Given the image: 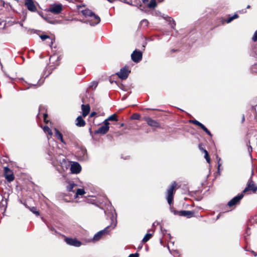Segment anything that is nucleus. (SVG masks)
Masks as SVG:
<instances>
[{
    "label": "nucleus",
    "instance_id": "nucleus-3",
    "mask_svg": "<svg viewBox=\"0 0 257 257\" xmlns=\"http://www.w3.org/2000/svg\"><path fill=\"white\" fill-rule=\"evenodd\" d=\"M177 186L176 182H173L167 190V199L169 204H171L173 199L174 190Z\"/></svg>",
    "mask_w": 257,
    "mask_h": 257
},
{
    "label": "nucleus",
    "instance_id": "nucleus-54",
    "mask_svg": "<svg viewBox=\"0 0 257 257\" xmlns=\"http://www.w3.org/2000/svg\"><path fill=\"white\" fill-rule=\"evenodd\" d=\"M2 22V21L1 19H0V25H1Z\"/></svg>",
    "mask_w": 257,
    "mask_h": 257
},
{
    "label": "nucleus",
    "instance_id": "nucleus-29",
    "mask_svg": "<svg viewBox=\"0 0 257 257\" xmlns=\"http://www.w3.org/2000/svg\"><path fill=\"white\" fill-rule=\"evenodd\" d=\"M156 0H151L150 2L148 4V6L150 8H155L156 7Z\"/></svg>",
    "mask_w": 257,
    "mask_h": 257
},
{
    "label": "nucleus",
    "instance_id": "nucleus-13",
    "mask_svg": "<svg viewBox=\"0 0 257 257\" xmlns=\"http://www.w3.org/2000/svg\"><path fill=\"white\" fill-rule=\"evenodd\" d=\"M25 5L30 11L32 12L36 11L37 8L32 0H25Z\"/></svg>",
    "mask_w": 257,
    "mask_h": 257
},
{
    "label": "nucleus",
    "instance_id": "nucleus-46",
    "mask_svg": "<svg viewBox=\"0 0 257 257\" xmlns=\"http://www.w3.org/2000/svg\"><path fill=\"white\" fill-rule=\"evenodd\" d=\"M251 252H252V253L253 254V255L254 256H257V253L256 252H255L254 251H252Z\"/></svg>",
    "mask_w": 257,
    "mask_h": 257
},
{
    "label": "nucleus",
    "instance_id": "nucleus-26",
    "mask_svg": "<svg viewBox=\"0 0 257 257\" xmlns=\"http://www.w3.org/2000/svg\"><path fill=\"white\" fill-rule=\"evenodd\" d=\"M152 236V234L151 233H147L145 236L144 237L143 240H142V241L143 242H146L147 241H148L150 238Z\"/></svg>",
    "mask_w": 257,
    "mask_h": 257
},
{
    "label": "nucleus",
    "instance_id": "nucleus-9",
    "mask_svg": "<svg viewBox=\"0 0 257 257\" xmlns=\"http://www.w3.org/2000/svg\"><path fill=\"white\" fill-rule=\"evenodd\" d=\"M142 53L139 50H135L131 55V58L133 61L135 62L138 63L142 59Z\"/></svg>",
    "mask_w": 257,
    "mask_h": 257
},
{
    "label": "nucleus",
    "instance_id": "nucleus-50",
    "mask_svg": "<svg viewBox=\"0 0 257 257\" xmlns=\"http://www.w3.org/2000/svg\"><path fill=\"white\" fill-rule=\"evenodd\" d=\"M244 119H245L244 116V115H243L242 118V122H243L244 121Z\"/></svg>",
    "mask_w": 257,
    "mask_h": 257
},
{
    "label": "nucleus",
    "instance_id": "nucleus-19",
    "mask_svg": "<svg viewBox=\"0 0 257 257\" xmlns=\"http://www.w3.org/2000/svg\"><path fill=\"white\" fill-rule=\"evenodd\" d=\"M54 131H55V135L56 137L58 140H59L62 143L66 144V142H65V141L64 140V139L63 138L62 134L57 128H55Z\"/></svg>",
    "mask_w": 257,
    "mask_h": 257
},
{
    "label": "nucleus",
    "instance_id": "nucleus-45",
    "mask_svg": "<svg viewBox=\"0 0 257 257\" xmlns=\"http://www.w3.org/2000/svg\"><path fill=\"white\" fill-rule=\"evenodd\" d=\"M4 4H5L4 2L0 0V5L2 6H4Z\"/></svg>",
    "mask_w": 257,
    "mask_h": 257
},
{
    "label": "nucleus",
    "instance_id": "nucleus-56",
    "mask_svg": "<svg viewBox=\"0 0 257 257\" xmlns=\"http://www.w3.org/2000/svg\"><path fill=\"white\" fill-rule=\"evenodd\" d=\"M257 65V63L255 64V66Z\"/></svg>",
    "mask_w": 257,
    "mask_h": 257
},
{
    "label": "nucleus",
    "instance_id": "nucleus-1",
    "mask_svg": "<svg viewBox=\"0 0 257 257\" xmlns=\"http://www.w3.org/2000/svg\"><path fill=\"white\" fill-rule=\"evenodd\" d=\"M111 224L106 227L104 229L101 230L96 233L93 236V241H98L103 236L107 234L110 231V230L114 228L117 225L116 214L115 213V215H112L111 217Z\"/></svg>",
    "mask_w": 257,
    "mask_h": 257
},
{
    "label": "nucleus",
    "instance_id": "nucleus-52",
    "mask_svg": "<svg viewBox=\"0 0 257 257\" xmlns=\"http://www.w3.org/2000/svg\"><path fill=\"white\" fill-rule=\"evenodd\" d=\"M123 125H124V124H123V123H121V124H120V126H123Z\"/></svg>",
    "mask_w": 257,
    "mask_h": 257
},
{
    "label": "nucleus",
    "instance_id": "nucleus-2",
    "mask_svg": "<svg viewBox=\"0 0 257 257\" xmlns=\"http://www.w3.org/2000/svg\"><path fill=\"white\" fill-rule=\"evenodd\" d=\"M82 15L86 18L84 21L85 23L88 24L91 26L98 24L100 22V17L88 9L81 11Z\"/></svg>",
    "mask_w": 257,
    "mask_h": 257
},
{
    "label": "nucleus",
    "instance_id": "nucleus-25",
    "mask_svg": "<svg viewBox=\"0 0 257 257\" xmlns=\"http://www.w3.org/2000/svg\"><path fill=\"white\" fill-rule=\"evenodd\" d=\"M85 191L83 189H78L75 194V198H77L79 195H82L85 194Z\"/></svg>",
    "mask_w": 257,
    "mask_h": 257
},
{
    "label": "nucleus",
    "instance_id": "nucleus-4",
    "mask_svg": "<svg viewBox=\"0 0 257 257\" xmlns=\"http://www.w3.org/2000/svg\"><path fill=\"white\" fill-rule=\"evenodd\" d=\"M249 190L252 191L253 193L257 191V186L252 180L251 178L248 180L246 186L243 190L242 193H245Z\"/></svg>",
    "mask_w": 257,
    "mask_h": 257
},
{
    "label": "nucleus",
    "instance_id": "nucleus-37",
    "mask_svg": "<svg viewBox=\"0 0 257 257\" xmlns=\"http://www.w3.org/2000/svg\"><path fill=\"white\" fill-rule=\"evenodd\" d=\"M50 229L51 231L52 234H59V233L57 232V231L55 228L51 227L50 228Z\"/></svg>",
    "mask_w": 257,
    "mask_h": 257
},
{
    "label": "nucleus",
    "instance_id": "nucleus-21",
    "mask_svg": "<svg viewBox=\"0 0 257 257\" xmlns=\"http://www.w3.org/2000/svg\"><path fill=\"white\" fill-rule=\"evenodd\" d=\"M76 124L78 126H83L85 124V121L81 116L77 117L76 120Z\"/></svg>",
    "mask_w": 257,
    "mask_h": 257
},
{
    "label": "nucleus",
    "instance_id": "nucleus-10",
    "mask_svg": "<svg viewBox=\"0 0 257 257\" xmlns=\"http://www.w3.org/2000/svg\"><path fill=\"white\" fill-rule=\"evenodd\" d=\"M244 195L242 193L235 197H233L232 199H231L227 203V205L229 207H232L234 205L238 204L240 200L243 198Z\"/></svg>",
    "mask_w": 257,
    "mask_h": 257
},
{
    "label": "nucleus",
    "instance_id": "nucleus-38",
    "mask_svg": "<svg viewBox=\"0 0 257 257\" xmlns=\"http://www.w3.org/2000/svg\"><path fill=\"white\" fill-rule=\"evenodd\" d=\"M139 254L138 253L130 254L128 257H139Z\"/></svg>",
    "mask_w": 257,
    "mask_h": 257
},
{
    "label": "nucleus",
    "instance_id": "nucleus-18",
    "mask_svg": "<svg viewBox=\"0 0 257 257\" xmlns=\"http://www.w3.org/2000/svg\"><path fill=\"white\" fill-rule=\"evenodd\" d=\"M77 185L73 182H68V185L66 186L67 190L68 192H74L76 190Z\"/></svg>",
    "mask_w": 257,
    "mask_h": 257
},
{
    "label": "nucleus",
    "instance_id": "nucleus-5",
    "mask_svg": "<svg viewBox=\"0 0 257 257\" xmlns=\"http://www.w3.org/2000/svg\"><path fill=\"white\" fill-rule=\"evenodd\" d=\"M103 123L104 124L103 125L99 127L97 130L95 131V134L104 135L108 132L109 128V122H107V120H104Z\"/></svg>",
    "mask_w": 257,
    "mask_h": 257
},
{
    "label": "nucleus",
    "instance_id": "nucleus-23",
    "mask_svg": "<svg viewBox=\"0 0 257 257\" xmlns=\"http://www.w3.org/2000/svg\"><path fill=\"white\" fill-rule=\"evenodd\" d=\"M40 37L42 41H45L47 39H49L50 40V42H49L50 45H52L53 44V40L52 39H51L50 37L48 35H42L40 36Z\"/></svg>",
    "mask_w": 257,
    "mask_h": 257
},
{
    "label": "nucleus",
    "instance_id": "nucleus-22",
    "mask_svg": "<svg viewBox=\"0 0 257 257\" xmlns=\"http://www.w3.org/2000/svg\"><path fill=\"white\" fill-rule=\"evenodd\" d=\"M43 131L45 133H47L48 136H47L48 139L49 140L53 135V133L51 130L47 125L44 126L43 127Z\"/></svg>",
    "mask_w": 257,
    "mask_h": 257
},
{
    "label": "nucleus",
    "instance_id": "nucleus-8",
    "mask_svg": "<svg viewBox=\"0 0 257 257\" xmlns=\"http://www.w3.org/2000/svg\"><path fill=\"white\" fill-rule=\"evenodd\" d=\"M65 241L67 244L75 247H79L82 244V242L76 238L65 237Z\"/></svg>",
    "mask_w": 257,
    "mask_h": 257
},
{
    "label": "nucleus",
    "instance_id": "nucleus-17",
    "mask_svg": "<svg viewBox=\"0 0 257 257\" xmlns=\"http://www.w3.org/2000/svg\"><path fill=\"white\" fill-rule=\"evenodd\" d=\"M81 108H82V115L84 117H85L89 113L90 109V106L89 104H86V105L82 104Z\"/></svg>",
    "mask_w": 257,
    "mask_h": 257
},
{
    "label": "nucleus",
    "instance_id": "nucleus-47",
    "mask_svg": "<svg viewBox=\"0 0 257 257\" xmlns=\"http://www.w3.org/2000/svg\"><path fill=\"white\" fill-rule=\"evenodd\" d=\"M149 0H143L144 4H146L148 2Z\"/></svg>",
    "mask_w": 257,
    "mask_h": 257
},
{
    "label": "nucleus",
    "instance_id": "nucleus-11",
    "mask_svg": "<svg viewBox=\"0 0 257 257\" xmlns=\"http://www.w3.org/2000/svg\"><path fill=\"white\" fill-rule=\"evenodd\" d=\"M62 10V6L61 4H56L50 6L49 11L55 14H58Z\"/></svg>",
    "mask_w": 257,
    "mask_h": 257
},
{
    "label": "nucleus",
    "instance_id": "nucleus-35",
    "mask_svg": "<svg viewBox=\"0 0 257 257\" xmlns=\"http://www.w3.org/2000/svg\"><path fill=\"white\" fill-rule=\"evenodd\" d=\"M252 40L253 42L257 41V30L254 32V33L252 37Z\"/></svg>",
    "mask_w": 257,
    "mask_h": 257
},
{
    "label": "nucleus",
    "instance_id": "nucleus-49",
    "mask_svg": "<svg viewBox=\"0 0 257 257\" xmlns=\"http://www.w3.org/2000/svg\"><path fill=\"white\" fill-rule=\"evenodd\" d=\"M199 149H200V150H201L202 151H203V150H204L203 148L201 147V146H199Z\"/></svg>",
    "mask_w": 257,
    "mask_h": 257
},
{
    "label": "nucleus",
    "instance_id": "nucleus-6",
    "mask_svg": "<svg viewBox=\"0 0 257 257\" xmlns=\"http://www.w3.org/2000/svg\"><path fill=\"white\" fill-rule=\"evenodd\" d=\"M130 72V71L128 70V67L125 66L122 68L116 74L121 79L125 80L127 78Z\"/></svg>",
    "mask_w": 257,
    "mask_h": 257
},
{
    "label": "nucleus",
    "instance_id": "nucleus-7",
    "mask_svg": "<svg viewBox=\"0 0 257 257\" xmlns=\"http://www.w3.org/2000/svg\"><path fill=\"white\" fill-rule=\"evenodd\" d=\"M4 175L6 179L9 182L13 181L15 179L12 171L8 167L4 168Z\"/></svg>",
    "mask_w": 257,
    "mask_h": 257
},
{
    "label": "nucleus",
    "instance_id": "nucleus-33",
    "mask_svg": "<svg viewBox=\"0 0 257 257\" xmlns=\"http://www.w3.org/2000/svg\"><path fill=\"white\" fill-rule=\"evenodd\" d=\"M148 25V22L147 20L145 19L141 22V26L147 27Z\"/></svg>",
    "mask_w": 257,
    "mask_h": 257
},
{
    "label": "nucleus",
    "instance_id": "nucleus-30",
    "mask_svg": "<svg viewBox=\"0 0 257 257\" xmlns=\"http://www.w3.org/2000/svg\"><path fill=\"white\" fill-rule=\"evenodd\" d=\"M203 152L205 154V155H204V157L206 160V161L209 163H210V157L209 156V155H208V152L205 150H203Z\"/></svg>",
    "mask_w": 257,
    "mask_h": 257
},
{
    "label": "nucleus",
    "instance_id": "nucleus-40",
    "mask_svg": "<svg viewBox=\"0 0 257 257\" xmlns=\"http://www.w3.org/2000/svg\"><path fill=\"white\" fill-rule=\"evenodd\" d=\"M43 116H44V121L46 122V123H47L48 122V121L46 120V118L48 116V115L47 113H44L43 114Z\"/></svg>",
    "mask_w": 257,
    "mask_h": 257
},
{
    "label": "nucleus",
    "instance_id": "nucleus-44",
    "mask_svg": "<svg viewBox=\"0 0 257 257\" xmlns=\"http://www.w3.org/2000/svg\"><path fill=\"white\" fill-rule=\"evenodd\" d=\"M95 114H96V112H92L91 113L90 116L92 117V116H94Z\"/></svg>",
    "mask_w": 257,
    "mask_h": 257
},
{
    "label": "nucleus",
    "instance_id": "nucleus-34",
    "mask_svg": "<svg viewBox=\"0 0 257 257\" xmlns=\"http://www.w3.org/2000/svg\"><path fill=\"white\" fill-rule=\"evenodd\" d=\"M132 119H139L140 118V115L138 114H134L132 116Z\"/></svg>",
    "mask_w": 257,
    "mask_h": 257
},
{
    "label": "nucleus",
    "instance_id": "nucleus-48",
    "mask_svg": "<svg viewBox=\"0 0 257 257\" xmlns=\"http://www.w3.org/2000/svg\"><path fill=\"white\" fill-rule=\"evenodd\" d=\"M220 216V214H219L217 216L216 220L218 219L219 218Z\"/></svg>",
    "mask_w": 257,
    "mask_h": 257
},
{
    "label": "nucleus",
    "instance_id": "nucleus-31",
    "mask_svg": "<svg viewBox=\"0 0 257 257\" xmlns=\"http://www.w3.org/2000/svg\"><path fill=\"white\" fill-rule=\"evenodd\" d=\"M98 83L96 81L91 82L89 86V87L91 89H95L97 86Z\"/></svg>",
    "mask_w": 257,
    "mask_h": 257
},
{
    "label": "nucleus",
    "instance_id": "nucleus-41",
    "mask_svg": "<svg viewBox=\"0 0 257 257\" xmlns=\"http://www.w3.org/2000/svg\"><path fill=\"white\" fill-rule=\"evenodd\" d=\"M221 160V159L220 158H219L218 159V171L219 172V168L221 165V164L219 163V162Z\"/></svg>",
    "mask_w": 257,
    "mask_h": 257
},
{
    "label": "nucleus",
    "instance_id": "nucleus-24",
    "mask_svg": "<svg viewBox=\"0 0 257 257\" xmlns=\"http://www.w3.org/2000/svg\"><path fill=\"white\" fill-rule=\"evenodd\" d=\"M105 120H107V122H108V121H117V116L115 114H113L111 115H110Z\"/></svg>",
    "mask_w": 257,
    "mask_h": 257
},
{
    "label": "nucleus",
    "instance_id": "nucleus-32",
    "mask_svg": "<svg viewBox=\"0 0 257 257\" xmlns=\"http://www.w3.org/2000/svg\"><path fill=\"white\" fill-rule=\"evenodd\" d=\"M31 211H32L34 214H36L37 216H38L39 215V212L37 210V209L35 207H32L31 208H29Z\"/></svg>",
    "mask_w": 257,
    "mask_h": 257
},
{
    "label": "nucleus",
    "instance_id": "nucleus-39",
    "mask_svg": "<svg viewBox=\"0 0 257 257\" xmlns=\"http://www.w3.org/2000/svg\"><path fill=\"white\" fill-rule=\"evenodd\" d=\"M234 19H233V17L232 16V17H229L228 19H227L225 21L227 23H230L232 20H233Z\"/></svg>",
    "mask_w": 257,
    "mask_h": 257
},
{
    "label": "nucleus",
    "instance_id": "nucleus-20",
    "mask_svg": "<svg viewBox=\"0 0 257 257\" xmlns=\"http://www.w3.org/2000/svg\"><path fill=\"white\" fill-rule=\"evenodd\" d=\"M162 17L165 20H166L167 21L170 23V25L171 28L174 29V26L176 25L175 22L174 21V20L171 17H170L168 16H165V15H163Z\"/></svg>",
    "mask_w": 257,
    "mask_h": 257
},
{
    "label": "nucleus",
    "instance_id": "nucleus-53",
    "mask_svg": "<svg viewBox=\"0 0 257 257\" xmlns=\"http://www.w3.org/2000/svg\"><path fill=\"white\" fill-rule=\"evenodd\" d=\"M246 234H247V235H249L248 231H246Z\"/></svg>",
    "mask_w": 257,
    "mask_h": 257
},
{
    "label": "nucleus",
    "instance_id": "nucleus-15",
    "mask_svg": "<svg viewBox=\"0 0 257 257\" xmlns=\"http://www.w3.org/2000/svg\"><path fill=\"white\" fill-rule=\"evenodd\" d=\"M8 205V199L7 198L4 199V197L2 195H0V208L1 209L4 211L6 210Z\"/></svg>",
    "mask_w": 257,
    "mask_h": 257
},
{
    "label": "nucleus",
    "instance_id": "nucleus-51",
    "mask_svg": "<svg viewBox=\"0 0 257 257\" xmlns=\"http://www.w3.org/2000/svg\"><path fill=\"white\" fill-rule=\"evenodd\" d=\"M249 8H250V6H249V5H248V6H247V9H249Z\"/></svg>",
    "mask_w": 257,
    "mask_h": 257
},
{
    "label": "nucleus",
    "instance_id": "nucleus-14",
    "mask_svg": "<svg viewBox=\"0 0 257 257\" xmlns=\"http://www.w3.org/2000/svg\"><path fill=\"white\" fill-rule=\"evenodd\" d=\"M145 120L147 121L148 125L152 127H160V124L156 120L152 119L150 117L145 118Z\"/></svg>",
    "mask_w": 257,
    "mask_h": 257
},
{
    "label": "nucleus",
    "instance_id": "nucleus-43",
    "mask_svg": "<svg viewBox=\"0 0 257 257\" xmlns=\"http://www.w3.org/2000/svg\"><path fill=\"white\" fill-rule=\"evenodd\" d=\"M232 17H233V19H235L237 18L238 17V15H237V14H234V15L232 16Z\"/></svg>",
    "mask_w": 257,
    "mask_h": 257
},
{
    "label": "nucleus",
    "instance_id": "nucleus-28",
    "mask_svg": "<svg viewBox=\"0 0 257 257\" xmlns=\"http://www.w3.org/2000/svg\"><path fill=\"white\" fill-rule=\"evenodd\" d=\"M205 132H206L209 136H211L212 135L210 132L203 125L202 123L199 125V126Z\"/></svg>",
    "mask_w": 257,
    "mask_h": 257
},
{
    "label": "nucleus",
    "instance_id": "nucleus-16",
    "mask_svg": "<svg viewBox=\"0 0 257 257\" xmlns=\"http://www.w3.org/2000/svg\"><path fill=\"white\" fill-rule=\"evenodd\" d=\"M194 215V212L192 211L189 210H181L178 212V215L181 216H186L188 218L192 217Z\"/></svg>",
    "mask_w": 257,
    "mask_h": 257
},
{
    "label": "nucleus",
    "instance_id": "nucleus-36",
    "mask_svg": "<svg viewBox=\"0 0 257 257\" xmlns=\"http://www.w3.org/2000/svg\"><path fill=\"white\" fill-rule=\"evenodd\" d=\"M190 122H191L195 125H197L198 126H199V125L201 124V122H200L199 121H198V120H195V119L190 120Z\"/></svg>",
    "mask_w": 257,
    "mask_h": 257
},
{
    "label": "nucleus",
    "instance_id": "nucleus-27",
    "mask_svg": "<svg viewBox=\"0 0 257 257\" xmlns=\"http://www.w3.org/2000/svg\"><path fill=\"white\" fill-rule=\"evenodd\" d=\"M205 132H206L209 136H211L212 135L210 132L203 125L202 123L199 125V126Z\"/></svg>",
    "mask_w": 257,
    "mask_h": 257
},
{
    "label": "nucleus",
    "instance_id": "nucleus-42",
    "mask_svg": "<svg viewBox=\"0 0 257 257\" xmlns=\"http://www.w3.org/2000/svg\"><path fill=\"white\" fill-rule=\"evenodd\" d=\"M171 211H172V212L174 213V214H175V215H178V212H179V211H176V210H172Z\"/></svg>",
    "mask_w": 257,
    "mask_h": 257
},
{
    "label": "nucleus",
    "instance_id": "nucleus-55",
    "mask_svg": "<svg viewBox=\"0 0 257 257\" xmlns=\"http://www.w3.org/2000/svg\"><path fill=\"white\" fill-rule=\"evenodd\" d=\"M250 151L251 152L252 151V148L251 147H250Z\"/></svg>",
    "mask_w": 257,
    "mask_h": 257
},
{
    "label": "nucleus",
    "instance_id": "nucleus-12",
    "mask_svg": "<svg viewBox=\"0 0 257 257\" xmlns=\"http://www.w3.org/2000/svg\"><path fill=\"white\" fill-rule=\"evenodd\" d=\"M71 172L73 174H78L81 170V167L77 162H73L70 167Z\"/></svg>",
    "mask_w": 257,
    "mask_h": 257
}]
</instances>
